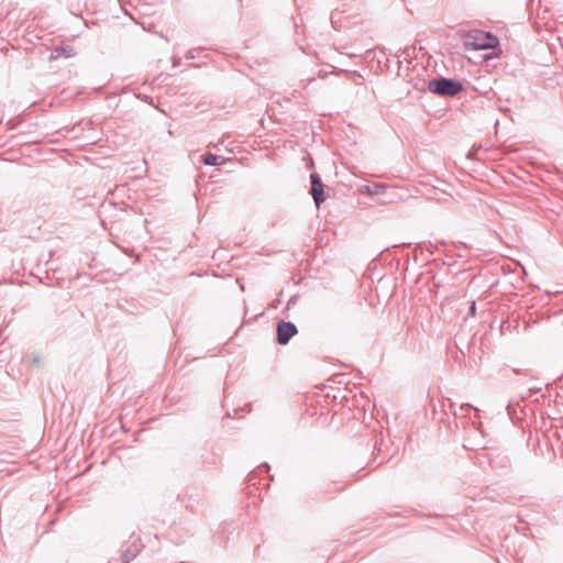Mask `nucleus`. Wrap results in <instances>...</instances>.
<instances>
[{"label": "nucleus", "mask_w": 563, "mask_h": 563, "mask_svg": "<svg viewBox=\"0 0 563 563\" xmlns=\"http://www.w3.org/2000/svg\"><path fill=\"white\" fill-rule=\"evenodd\" d=\"M428 89L438 96L454 97L463 90V84L454 78H434L429 81Z\"/></svg>", "instance_id": "1"}, {"label": "nucleus", "mask_w": 563, "mask_h": 563, "mask_svg": "<svg viewBox=\"0 0 563 563\" xmlns=\"http://www.w3.org/2000/svg\"><path fill=\"white\" fill-rule=\"evenodd\" d=\"M498 37L490 32L472 31L466 35L465 45L472 49H489L498 45Z\"/></svg>", "instance_id": "2"}, {"label": "nucleus", "mask_w": 563, "mask_h": 563, "mask_svg": "<svg viewBox=\"0 0 563 563\" xmlns=\"http://www.w3.org/2000/svg\"><path fill=\"white\" fill-rule=\"evenodd\" d=\"M277 332V343L280 345H286L289 343L291 338H294L298 333L297 325L291 321L280 320L276 327Z\"/></svg>", "instance_id": "3"}, {"label": "nucleus", "mask_w": 563, "mask_h": 563, "mask_svg": "<svg viewBox=\"0 0 563 563\" xmlns=\"http://www.w3.org/2000/svg\"><path fill=\"white\" fill-rule=\"evenodd\" d=\"M310 194L312 195L316 206L319 208L321 203L325 200L324 186L319 174L312 173L310 175Z\"/></svg>", "instance_id": "4"}, {"label": "nucleus", "mask_w": 563, "mask_h": 563, "mask_svg": "<svg viewBox=\"0 0 563 563\" xmlns=\"http://www.w3.org/2000/svg\"><path fill=\"white\" fill-rule=\"evenodd\" d=\"M140 544L137 542L131 543L122 553V563H130L140 552Z\"/></svg>", "instance_id": "5"}, {"label": "nucleus", "mask_w": 563, "mask_h": 563, "mask_svg": "<svg viewBox=\"0 0 563 563\" xmlns=\"http://www.w3.org/2000/svg\"><path fill=\"white\" fill-rule=\"evenodd\" d=\"M75 55V49L73 46L66 45V46H56L51 54L52 59H57L59 57H73Z\"/></svg>", "instance_id": "6"}, {"label": "nucleus", "mask_w": 563, "mask_h": 563, "mask_svg": "<svg viewBox=\"0 0 563 563\" xmlns=\"http://www.w3.org/2000/svg\"><path fill=\"white\" fill-rule=\"evenodd\" d=\"M222 162H223L222 156H219V155H216L212 153H207L202 159V163L207 166H217V165H220Z\"/></svg>", "instance_id": "7"}, {"label": "nucleus", "mask_w": 563, "mask_h": 563, "mask_svg": "<svg viewBox=\"0 0 563 563\" xmlns=\"http://www.w3.org/2000/svg\"><path fill=\"white\" fill-rule=\"evenodd\" d=\"M470 409H473L472 405H470V404H462V405L460 406V411H461L462 413H464L465 411H467V410H470Z\"/></svg>", "instance_id": "8"}, {"label": "nucleus", "mask_w": 563, "mask_h": 563, "mask_svg": "<svg viewBox=\"0 0 563 563\" xmlns=\"http://www.w3.org/2000/svg\"><path fill=\"white\" fill-rule=\"evenodd\" d=\"M475 312H476V303H475V301H472L470 309H468V314L474 316Z\"/></svg>", "instance_id": "9"}, {"label": "nucleus", "mask_w": 563, "mask_h": 563, "mask_svg": "<svg viewBox=\"0 0 563 563\" xmlns=\"http://www.w3.org/2000/svg\"><path fill=\"white\" fill-rule=\"evenodd\" d=\"M196 51H197V49H195V48H194V49H190V51L186 54V58H187V59H194V58H195V52H196Z\"/></svg>", "instance_id": "10"}, {"label": "nucleus", "mask_w": 563, "mask_h": 563, "mask_svg": "<svg viewBox=\"0 0 563 563\" xmlns=\"http://www.w3.org/2000/svg\"><path fill=\"white\" fill-rule=\"evenodd\" d=\"M257 468H258V471L265 470L266 472H268L269 471V465L266 464V463L265 464H261Z\"/></svg>", "instance_id": "11"}, {"label": "nucleus", "mask_w": 563, "mask_h": 563, "mask_svg": "<svg viewBox=\"0 0 563 563\" xmlns=\"http://www.w3.org/2000/svg\"><path fill=\"white\" fill-rule=\"evenodd\" d=\"M254 473H255V472H252V473L249 475V479H247V481H249V483H251V482L253 481V478H254Z\"/></svg>", "instance_id": "12"}, {"label": "nucleus", "mask_w": 563, "mask_h": 563, "mask_svg": "<svg viewBox=\"0 0 563 563\" xmlns=\"http://www.w3.org/2000/svg\"><path fill=\"white\" fill-rule=\"evenodd\" d=\"M139 98L147 99V97H146V96H142V95H139Z\"/></svg>", "instance_id": "13"}, {"label": "nucleus", "mask_w": 563, "mask_h": 563, "mask_svg": "<svg viewBox=\"0 0 563 563\" xmlns=\"http://www.w3.org/2000/svg\"><path fill=\"white\" fill-rule=\"evenodd\" d=\"M139 98L147 99V97H146V96H142V95H139Z\"/></svg>", "instance_id": "14"}, {"label": "nucleus", "mask_w": 563, "mask_h": 563, "mask_svg": "<svg viewBox=\"0 0 563 563\" xmlns=\"http://www.w3.org/2000/svg\"><path fill=\"white\" fill-rule=\"evenodd\" d=\"M508 413L510 415V405L507 406Z\"/></svg>", "instance_id": "15"}, {"label": "nucleus", "mask_w": 563, "mask_h": 563, "mask_svg": "<svg viewBox=\"0 0 563 563\" xmlns=\"http://www.w3.org/2000/svg\"><path fill=\"white\" fill-rule=\"evenodd\" d=\"M110 563V562H109Z\"/></svg>", "instance_id": "16"}]
</instances>
